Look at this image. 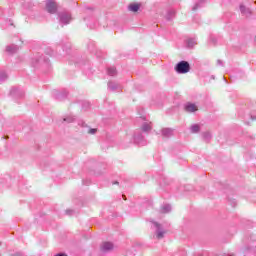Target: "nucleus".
<instances>
[{
    "label": "nucleus",
    "mask_w": 256,
    "mask_h": 256,
    "mask_svg": "<svg viewBox=\"0 0 256 256\" xmlns=\"http://www.w3.org/2000/svg\"><path fill=\"white\" fill-rule=\"evenodd\" d=\"M66 215H68L69 217H73L75 215H77V213H79V211L73 210V209H67L65 211Z\"/></svg>",
    "instance_id": "a878e982"
},
{
    "label": "nucleus",
    "mask_w": 256,
    "mask_h": 256,
    "mask_svg": "<svg viewBox=\"0 0 256 256\" xmlns=\"http://www.w3.org/2000/svg\"><path fill=\"white\" fill-rule=\"evenodd\" d=\"M186 113H195L198 110L197 105L194 103L188 102L184 105Z\"/></svg>",
    "instance_id": "9d476101"
},
{
    "label": "nucleus",
    "mask_w": 256,
    "mask_h": 256,
    "mask_svg": "<svg viewBox=\"0 0 256 256\" xmlns=\"http://www.w3.org/2000/svg\"><path fill=\"white\" fill-rule=\"evenodd\" d=\"M65 98L68 99V101H72V103H75L76 99L71 98V94L69 92H65Z\"/></svg>",
    "instance_id": "2f4dec72"
},
{
    "label": "nucleus",
    "mask_w": 256,
    "mask_h": 256,
    "mask_svg": "<svg viewBox=\"0 0 256 256\" xmlns=\"http://www.w3.org/2000/svg\"><path fill=\"white\" fill-rule=\"evenodd\" d=\"M83 105H85L86 107H89V102H85Z\"/></svg>",
    "instance_id": "a19ab883"
},
{
    "label": "nucleus",
    "mask_w": 256,
    "mask_h": 256,
    "mask_svg": "<svg viewBox=\"0 0 256 256\" xmlns=\"http://www.w3.org/2000/svg\"><path fill=\"white\" fill-rule=\"evenodd\" d=\"M112 249H113V243H111V242H104L101 245L102 253H107L108 251H112Z\"/></svg>",
    "instance_id": "9b49d317"
},
{
    "label": "nucleus",
    "mask_w": 256,
    "mask_h": 256,
    "mask_svg": "<svg viewBox=\"0 0 256 256\" xmlns=\"http://www.w3.org/2000/svg\"><path fill=\"white\" fill-rule=\"evenodd\" d=\"M153 226L156 229V237L157 239H163V237H165V231H163V226H161V224L153 221L152 222Z\"/></svg>",
    "instance_id": "0eeeda50"
},
{
    "label": "nucleus",
    "mask_w": 256,
    "mask_h": 256,
    "mask_svg": "<svg viewBox=\"0 0 256 256\" xmlns=\"http://www.w3.org/2000/svg\"><path fill=\"white\" fill-rule=\"evenodd\" d=\"M5 139H9V137H8V136H6V137H5Z\"/></svg>",
    "instance_id": "49530a36"
},
{
    "label": "nucleus",
    "mask_w": 256,
    "mask_h": 256,
    "mask_svg": "<svg viewBox=\"0 0 256 256\" xmlns=\"http://www.w3.org/2000/svg\"><path fill=\"white\" fill-rule=\"evenodd\" d=\"M143 120H145V117H141Z\"/></svg>",
    "instance_id": "09e8293b"
},
{
    "label": "nucleus",
    "mask_w": 256,
    "mask_h": 256,
    "mask_svg": "<svg viewBox=\"0 0 256 256\" xmlns=\"http://www.w3.org/2000/svg\"><path fill=\"white\" fill-rule=\"evenodd\" d=\"M112 185H119V182L115 181V182L112 183Z\"/></svg>",
    "instance_id": "ea45409f"
},
{
    "label": "nucleus",
    "mask_w": 256,
    "mask_h": 256,
    "mask_svg": "<svg viewBox=\"0 0 256 256\" xmlns=\"http://www.w3.org/2000/svg\"><path fill=\"white\" fill-rule=\"evenodd\" d=\"M203 3H205V0H196L194 6L192 7V11H197V9H201V7H203Z\"/></svg>",
    "instance_id": "6ab92c4d"
},
{
    "label": "nucleus",
    "mask_w": 256,
    "mask_h": 256,
    "mask_svg": "<svg viewBox=\"0 0 256 256\" xmlns=\"http://www.w3.org/2000/svg\"><path fill=\"white\" fill-rule=\"evenodd\" d=\"M128 9H129V11H132V13H137V11H139V9H141V5L137 4V3H132L129 5Z\"/></svg>",
    "instance_id": "f3484780"
},
{
    "label": "nucleus",
    "mask_w": 256,
    "mask_h": 256,
    "mask_svg": "<svg viewBox=\"0 0 256 256\" xmlns=\"http://www.w3.org/2000/svg\"><path fill=\"white\" fill-rule=\"evenodd\" d=\"M108 89L110 91H117V89H119V84L110 81V82H108Z\"/></svg>",
    "instance_id": "412c9836"
},
{
    "label": "nucleus",
    "mask_w": 256,
    "mask_h": 256,
    "mask_svg": "<svg viewBox=\"0 0 256 256\" xmlns=\"http://www.w3.org/2000/svg\"><path fill=\"white\" fill-rule=\"evenodd\" d=\"M197 43L195 42V39L189 38L186 40V47L187 49H193Z\"/></svg>",
    "instance_id": "aec40b11"
},
{
    "label": "nucleus",
    "mask_w": 256,
    "mask_h": 256,
    "mask_svg": "<svg viewBox=\"0 0 256 256\" xmlns=\"http://www.w3.org/2000/svg\"><path fill=\"white\" fill-rule=\"evenodd\" d=\"M122 197H123L124 201H127V196L123 195Z\"/></svg>",
    "instance_id": "79ce46f5"
},
{
    "label": "nucleus",
    "mask_w": 256,
    "mask_h": 256,
    "mask_svg": "<svg viewBox=\"0 0 256 256\" xmlns=\"http://www.w3.org/2000/svg\"><path fill=\"white\" fill-rule=\"evenodd\" d=\"M45 53H46V55H49L51 57L53 55V49L47 48Z\"/></svg>",
    "instance_id": "473e14b6"
},
{
    "label": "nucleus",
    "mask_w": 256,
    "mask_h": 256,
    "mask_svg": "<svg viewBox=\"0 0 256 256\" xmlns=\"http://www.w3.org/2000/svg\"><path fill=\"white\" fill-rule=\"evenodd\" d=\"M78 125H80V127H87V124H85L83 120H78Z\"/></svg>",
    "instance_id": "f704fd0d"
},
{
    "label": "nucleus",
    "mask_w": 256,
    "mask_h": 256,
    "mask_svg": "<svg viewBox=\"0 0 256 256\" xmlns=\"http://www.w3.org/2000/svg\"><path fill=\"white\" fill-rule=\"evenodd\" d=\"M9 95L14 99V101H17V99H23L25 97V90L20 86H13L10 89Z\"/></svg>",
    "instance_id": "39448f33"
},
{
    "label": "nucleus",
    "mask_w": 256,
    "mask_h": 256,
    "mask_svg": "<svg viewBox=\"0 0 256 256\" xmlns=\"http://www.w3.org/2000/svg\"><path fill=\"white\" fill-rule=\"evenodd\" d=\"M231 205H232V207H235V205H237V202H236L235 200H233V201L231 202Z\"/></svg>",
    "instance_id": "4c0bfd02"
},
{
    "label": "nucleus",
    "mask_w": 256,
    "mask_h": 256,
    "mask_svg": "<svg viewBox=\"0 0 256 256\" xmlns=\"http://www.w3.org/2000/svg\"><path fill=\"white\" fill-rule=\"evenodd\" d=\"M175 130L172 129V128H163L161 130V133H162V137H166V138H169V137H173V132Z\"/></svg>",
    "instance_id": "f8f14e48"
},
{
    "label": "nucleus",
    "mask_w": 256,
    "mask_h": 256,
    "mask_svg": "<svg viewBox=\"0 0 256 256\" xmlns=\"http://www.w3.org/2000/svg\"><path fill=\"white\" fill-rule=\"evenodd\" d=\"M160 185H163V182H160Z\"/></svg>",
    "instance_id": "3c124183"
},
{
    "label": "nucleus",
    "mask_w": 256,
    "mask_h": 256,
    "mask_svg": "<svg viewBox=\"0 0 256 256\" xmlns=\"http://www.w3.org/2000/svg\"><path fill=\"white\" fill-rule=\"evenodd\" d=\"M199 131H201V126H199V124H193L190 127V133H199Z\"/></svg>",
    "instance_id": "b1692460"
},
{
    "label": "nucleus",
    "mask_w": 256,
    "mask_h": 256,
    "mask_svg": "<svg viewBox=\"0 0 256 256\" xmlns=\"http://www.w3.org/2000/svg\"><path fill=\"white\" fill-rule=\"evenodd\" d=\"M52 96L55 99V101H63V99H65V92L59 91V90H53Z\"/></svg>",
    "instance_id": "1a4fd4ad"
},
{
    "label": "nucleus",
    "mask_w": 256,
    "mask_h": 256,
    "mask_svg": "<svg viewBox=\"0 0 256 256\" xmlns=\"http://www.w3.org/2000/svg\"><path fill=\"white\" fill-rule=\"evenodd\" d=\"M141 129L143 133H151L153 126H151V122H144L141 126Z\"/></svg>",
    "instance_id": "4468645a"
},
{
    "label": "nucleus",
    "mask_w": 256,
    "mask_h": 256,
    "mask_svg": "<svg viewBox=\"0 0 256 256\" xmlns=\"http://www.w3.org/2000/svg\"><path fill=\"white\" fill-rule=\"evenodd\" d=\"M211 41H213V43H215L216 40H215V38H211Z\"/></svg>",
    "instance_id": "37998d69"
},
{
    "label": "nucleus",
    "mask_w": 256,
    "mask_h": 256,
    "mask_svg": "<svg viewBox=\"0 0 256 256\" xmlns=\"http://www.w3.org/2000/svg\"><path fill=\"white\" fill-rule=\"evenodd\" d=\"M125 256H135V248L127 250Z\"/></svg>",
    "instance_id": "7c9ffc66"
},
{
    "label": "nucleus",
    "mask_w": 256,
    "mask_h": 256,
    "mask_svg": "<svg viewBox=\"0 0 256 256\" xmlns=\"http://www.w3.org/2000/svg\"><path fill=\"white\" fill-rule=\"evenodd\" d=\"M7 53H17L19 51V46L12 44L6 47Z\"/></svg>",
    "instance_id": "dca6fc26"
},
{
    "label": "nucleus",
    "mask_w": 256,
    "mask_h": 256,
    "mask_svg": "<svg viewBox=\"0 0 256 256\" xmlns=\"http://www.w3.org/2000/svg\"><path fill=\"white\" fill-rule=\"evenodd\" d=\"M202 137L205 139V141H209L211 139V132H204Z\"/></svg>",
    "instance_id": "c756f323"
},
{
    "label": "nucleus",
    "mask_w": 256,
    "mask_h": 256,
    "mask_svg": "<svg viewBox=\"0 0 256 256\" xmlns=\"http://www.w3.org/2000/svg\"><path fill=\"white\" fill-rule=\"evenodd\" d=\"M107 74L110 77H115L117 75V68H115V66H110L107 68Z\"/></svg>",
    "instance_id": "a211bd4d"
},
{
    "label": "nucleus",
    "mask_w": 256,
    "mask_h": 256,
    "mask_svg": "<svg viewBox=\"0 0 256 256\" xmlns=\"http://www.w3.org/2000/svg\"><path fill=\"white\" fill-rule=\"evenodd\" d=\"M212 79H215V76H212Z\"/></svg>",
    "instance_id": "de8ad7c7"
},
{
    "label": "nucleus",
    "mask_w": 256,
    "mask_h": 256,
    "mask_svg": "<svg viewBox=\"0 0 256 256\" xmlns=\"http://www.w3.org/2000/svg\"><path fill=\"white\" fill-rule=\"evenodd\" d=\"M240 13L244 15V17H250L251 9L247 8L245 5L240 4Z\"/></svg>",
    "instance_id": "ddd939ff"
},
{
    "label": "nucleus",
    "mask_w": 256,
    "mask_h": 256,
    "mask_svg": "<svg viewBox=\"0 0 256 256\" xmlns=\"http://www.w3.org/2000/svg\"><path fill=\"white\" fill-rule=\"evenodd\" d=\"M82 183H83V185H90L91 181L90 180H83Z\"/></svg>",
    "instance_id": "c9c22d12"
},
{
    "label": "nucleus",
    "mask_w": 256,
    "mask_h": 256,
    "mask_svg": "<svg viewBox=\"0 0 256 256\" xmlns=\"http://www.w3.org/2000/svg\"><path fill=\"white\" fill-rule=\"evenodd\" d=\"M88 133H90V135H95V133H97V128H90Z\"/></svg>",
    "instance_id": "72a5a7b5"
},
{
    "label": "nucleus",
    "mask_w": 256,
    "mask_h": 256,
    "mask_svg": "<svg viewBox=\"0 0 256 256\" xmlns=\"http://www.w3.org/2000/svg\"><path fill=\"white\" fill-rule=\"evenodd\" d=\"M84 21H87V17H84Z\"/></svg>",
    "instance_id": "a18cd8bd"
},
{
    "label": "nucleus",
    "mask_w": 256,
    "mask_h": 256,
    "mask_svg": "<svg viewBox=\"0 0 256 256\" xmlns=\"http://www.w3.org/2000/svg\"><path fill=\"white\" fill-rule=\"evenodd\" d=\"M7 78H8L7 73L5 71H1L0 72V81H1V83L7 81Z\"/></svg>",
    "instance_id": "bb28decb"
},
{
    "label": "nucleus",
    "mask_w": 256,
    "mask_h": 256,
    "mask_svg": "<svg viewBox=\"0 0 256 256\" xmlns=\"http://www.w3.org/2000/svg\"><path fill=\"white\" fill-rule=\"evenodd\" d=\"M161 211L163 213H170L171 211V204H164L162 207H161Z\"/></svg>",
    "instance_id": "393cba45"
},
{
    "label": "nucleus",
    "mask_w": 256,
    "mask_h": 256,
    "mask_svg": "<svg viewBox=\"0 0 256 256\" xmlns=\"http://www.w3.org/2000/svg\"><path fill=\"white\" fill-rule=\"evenodd\" d=\"M166 19L168 21H173V19H175V10H168L166 14Z\"/></svg>",
    "instance_id": "4be33fe9"
},
{
    "label": "nucleus",
    "mask_w": 256,
    "mask_h": 256,
    "mask_svg": "<svg viewBox=\"0 0 256 256\" xmlns=\"http://www.w3.org/2000/svg\"><path fill=\"white\" fill-rule=\"evenodd\" d=\"M175 71L179 75H185V73H189V71H191V64L185 60H182L176 64Z\"/></svg>",
    "instance_id": "7ed1b4c3"
},
{
    "label": "nucleus",
    "mask_w": 256,
    "mask_h": 256,
    "mask_svg": "<svg viewBox=\"0 0 256 256\" xmlns=\"http://www.w3.org/2000/svg\"><path fill=\"white\" fill-rule=\"evenodd\" d=\"M87 49L89 53H91L92 55H95L98 59L103 58V51L97 48V44L95 43V41L89 40L87 42Z\"/></svg>",
    "instance_id": "20e7f679"
},
{
    "label": "nucleus",
    "mask_w": 256,
    "mask_h": 256,
    "mask_svg": "<svg viewBox=\"0 0 256 256\" xmlns=\"http://www.w3.org/2000/svg\"><path fill=\"white\" fill-rule=\"evenodd\" d=\"M65 47L66 60L68 61L69 65H75L76 69H81L84 75L91 77V75H93V68H91V62L77 54V50L73 49V45H71V42L67 41V37Z\"/></svg>",
    "instance_id": "f257e3e1"
},
{
    "label": "nucleus",
    "mask_w": 256,
    "mask_h": 256,
    "mask_svg": "<svg viewBox=\"0 0 256 256\" xmlns=\"http://www.w3.org/2000/svg\"><path fill=\"white\" fill-rule=\"evenodd\" d=\"M39 63H49V58L45 57V56H39L36 58H32V66L36 67L37 65H39Z\"/></svg>",
    "instance_id": "6e6552de"
},
{
    "label": "nucleus",
    "mask_w": 256,
    "mask_h": 256,
    "mask_svg": "<svg viewBox=\"0 0 256 256\" xmlns=\"http://www.w3.org/2000/svg\"><path fill=\"white\" fill-rule=\"evenodd\" d=\"M93 11H95V9L93 8V7H86L85 9H84V13L86 14V15H93Z\"/></svg>",
    "instance_id": "c85d7f7f"
},
{
    "label": "nucleus",
    "mask_w": 256,
    "mask_h": 256,
    "mask_svg": "<svg viewBox=\"0 0 256 256\" xmlns=\"http://www.w3.org/2000/svg\"><path fill=\"white\" fill-rule=\"evenodd\" d=\"M9 27H15V24L13 23V20L11 19H6L3 24H2V28L3 29H9Z\"/></svg>",
    "instance_id": "2eb2a0df"
},
{
    "label": "nucleus",
    "mask_w": 256,
    "mask_h": 256,
    "mask_svg": "<svg viewBox=\"0 0 256 256\" xmlns=\"http://www.w3.org/2000/svg\"><path fill=\"white\" fill-rule=\"evenodd\" d=\"M65 256H67V254Z\"/></svg>",
    "instance_id": "603ef678"
},
{
    "label": "nucleus",
    "mask_w": 256,
    "mask_h": 256,
    "mask_svg": "<svg viewBox=\"0 0 256 256\" xmlns=\"http://www.w3.org/2000/svg\"><path fill=\"white\" fill-rule=\"evenodd\" d=\"M75 116L73 114L67 115L65 118L66 123H73L75 121Z\"/></svg>",
    "instance_id": "cd10ccee"
},
{
    "label": "nucleus",
    "mask_w": 256,
    "mask_h": 256,
    "mask_svg": "<svg viewBox=\"0 0 256 256\" xmlns=\"http://www.w3.org/2000/svg\"><path fill=\"white\" fill-rule=\"evenodd\" d=\"M164 183H166V179L164 178Z\"/></svg>",
    "instance_id": "8fccbe9b"
},
{
    "label": "nucleus",
    "mask_w": 256,
    "mask_h": 256,
    "mask_svg": "<svg viewBox=\"0 0 256 256\" xmlns=\"http://www.w3.org/2000/svg\"><path fill=\"white\" fill-rule=\"evenodd\" d=\"M73 21V16L70 14L69 11L65 12V25H69Z\"/></svg>",
    "instance_id": "5701e85b"
},
{
    "label": "nucleus",
    "mask_w": 256,
    "mask_h": 256,
    "mask_svg": "<svg viewBox=\"0 0 256 256\" xmlns=\"http://www.w3.org/2000/svg\"><path fill=\"white\" fill-rule=\"evenodd\" d=\"M223 79H224L225 83H227V78L223 77Z\"/></svg>",
    "instance_id": "c03bdc74"
},
{
    "label": "nucleus",
    "mask_w": 256,
    "mask_h": 256,
    "mask_svg": "<svg viewBox=\"0 0 256 256\" xmlns=\"http://www.w3.org/2000/svg\"><path fill=\"white\" fill-rule=\"evenodd\" d=\"M217 65H219L220 67H223V62L221 60H217Z\"/></svg>",
    "instance_id": "e433bc0d"
},
{
    "label": "nucleus",
    "mask_w": 256,
    "mask_h": 256,
    "mask_svg": "<svg viewBox=\"0 0 256 256\" xmlns=\"http://www.w3.org/2000/svg\"><path fill=\"white\" fill-rule=\"evenodd\" d=\"M55 256H65V253L61 252V253L56 254Z\"/></svg>",
    "instance_id": "58836bf2"
},
{
    "label": "nucleus",
    "mask_w": 256,
    "mask_h": 256,
    "mask_svg": "<svg viewBox=\"0 0 256 256\" xmlns=\"http://www.w3.org/2000/svg\"><path fill=\"white\" fill-rule=\"evenodd\" d=\"M45 9L50 15H57V19L61 27H65V11L59 12V4L55 0H47Z\"/></svg>",
    "instance_id": "f03ea898"
},
{
    "label": "nucleus",
    "mask_w": 256,
    "mask_h": 256,
    "mask_svg": "<svg viewBox=\"0 0 256 256\" xmlns=\"http://www.w3.org/2000/svg\"><path fill=\"white\" fill-rule=\"evenodd\" d=\"M133 141L135 145H139L140 147H145V145H147V140L141 132L134 133Z\"/></svg>",
    "instance_id": "423d86ee"
}]
</instances>
